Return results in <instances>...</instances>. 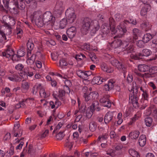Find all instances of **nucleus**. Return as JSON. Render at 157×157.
Wrapping results in <instances>:
<instances>
[{
    "label": "nucleus",
    "mask_w": 157,
    "mask_h": 157,
    "mask_svg": "<svg viewBox=\"0 0 157 157\" xmlns=\"http://www.w3.org/2000/svg\"><path fill=\"white\" fill-rule=\"evenodd\" d=\"M90 129L92 132L94 131L96 129L97 125L96 122L92 121L90 123L89 125Z\"/></svg>",
    "instance_id": "72a5a7b5"
},
{
    "label": "nucleus",
    "mask_w": 157,
    "mask_h": 157,
    "mask_svg": "<svg viewBox=\"0 0 157 157\" xmlns=\"http://www.w3.org/2000/svg\"><path fill=\"white\" fill-rule=\"evenodd\" d=\"M84 71H82L81 70L78 69L76 70V73L78 76L82 78L83 76H84L83 75Z\"/></svg>",
    "instance_id": "5fc2aeb1"
},
{
    "label": "nucleus",
    "mask_w": 157,
    "mask_h": 157,
    "mask_svg": "<svg viewBox=\"0 0 157 157\" xmlns=\"http://www.w3.org/2000/svg\"><path fill=\"white\" fill-rule=\"evenodd\" d=\"M73 144V142L68 138L66 140L64 146L68 148L69 150H70L72 149Z\"/></svg>",
    "instance_id": "cd10ccee"
},
{
    "label": "nucleus",
    "mask_w": 157,
    "mask_h": 157,
    "mask_svg": "<svg viewBox=\"0 0 157 157\" xmlns=\"http://www.w3.org/2000/svg\"><path fill=\"white\" fill-rule=\"evenodd\" d=\"M111 103L109 101V100L102 104V105L103 106L107 107L108 108H110L111 107Z\"/></svg>",
    "instance_id": "680f3d73"
},
{
    "label": "nucleus",
    "mask_w": 157,
    "mask_h": 157,
    "mask_svg": "<svg viewBox=\"0 0 157 157\" xmlns=\"http://www.w3.org/2000/svg\"><path fill=\"white\" fill-rule=\"evenodd\" d=\"M25 52L23 48L20 49L17 52V54H15V58L16 57L17 58H20L24 56Z\"/></svg>",
    "instance_id": "58836bf2"
},
{
    "label": "nucleus",
    "mask_w": 157,
    "mask_h": 157,
    "mask_svg": "<svg viewBox=\"0 0 157 157\" xmlns=\"http://www.w3.org/2000/svg\"><path fill=\"white\" fill-rule=\"evenodd\" d=\"M32 22L34 21L36 24L39 27H42L44 25L42 13L40 11H35L31 16Z\"/></svg>",
    "instance_id": "7ed1b4c3"
},
{
    "label": "nucleus",
    "mask_w": 157,
    "mask_h": 157,
    "mask_svg": "<svg viewBox=\"0 0 157 157\" xmlns=\"http://www.w3.org/2000/svg\"><path fill=\"white\" fill-rule=\"evenodd\" d=\"M103 35L102 34L101 35L102 37H105L106 35V34L109 32V28H108L105 25H103Z\"/></svg>",
    "instance_id": "de8ad7c7"
},
{
    "label": "nucleus",
    "mask_w": 157,
    "mask_h": 157,
    "mask_svg": "<svg viewBox=\"0 0 157 157\" xmlns=\"http://www.w3.org/2000/svg\"><path fill=\"white\" fill-rule=\"evenodd\" d=\"M107 136V134H105L102 136H100L98 137V140L101 141L106 140L108 137Z\"/></svg>",
    "instance_id": "052dcab7"
},
{
    "label": "nucleus",
    "mask_w": 157,
    "mask_h": 157,
    "mask_svg": "<svg viewBox=\"0 0 157 157\" xmlns=\"http://www.w3.org/2000/svg\"><path fill=\"white\" fill-rule=\"evenodd\" d=\"M49 104L50 106L51 107V108L52 109H54L56 107V108H57L59 105H60V103L59 101H56L55 103H54L52 101H50L49 102Z\"/></svg>",
    "instance_id": "a19ab883"
},
{
    "label": "nucleus",
    "mask_w": 157,
    "mask_h": 157,
    "mask_svg": "<svg viewBox=\"0 0 157 157\" xmlns=\"http://www.w3.org/2000/svg\"><path fill=\"white\" fill-rule=\"evenodd\" d=\"M90 109L93 111L96 110L97 111H99L101 109V108L100 107L99 103L98 101H94L92 102V104L90 106Z\"/></svg>",
    "instance_id": "393cba45"
},
{
    "label": "nucleus",
    "mask_w": 157,
    "mask_h": 157,
    "mask_svg": "<svg viewBox=\"0 0 157 157\" xmlns=\"http://www.w3.org/2000/svg\"><path fill=\"white\" fill-rule=\"evenodd\" d=\"M100 67L103 71L107 72H110L111 71H109V69H108L107 65L104 63H102Z\"/></svg>",
    "instance_id": "c03bdc74"
},
{
    "label": "nucleus",
    "mask_w": 157,
    "mask_h": 157,
    "mask_svg": "<svg viewBox=\"0 0 157 157\" xmlns=\"http://www.w3.org/2000/svg\"><path fill=\"white\" fill-rule=\"evenodd\" d=\"M145 43L144 41L143 40H139L137 41L136 45L140 48L143 47L144 46V43Z\"/></svg>",
    "instance_id": "13d9d810"
},
{
    "label": "nucleus",
    "mask_w": 157,
    "mask_h": 157,
    "mask_svg": "<svg viewBox=\"0 0 157 157\" xmlns=\"http://www.w3.org/2000/svg\"><path fill=\"white\" fill-rule=\"evenodd\" d=\"M56 8L57 10H62L63 9V2L61 1L57 2L56 6Z\"/></svg>",
    "instance_id": "c9c22d12"
},
{
    "label": "nucleus",
    "mask_w": 157,
    "mask_h": 157,
    "mask_svg": "<svg viewBox=\"0 0 157 157\" xmlns=\"http://www.w3.org/2000/svg\"><path fill=\"white\" fill-rule=\"evenodd\" d=\"M67 21L66 19H63L59 22V27L61 29L64 28L67 25Z\"/></svg>",
    "instance_id": "f704fd0d"
},
{
    "label": "nucleus",
    "mask_w": 157,
    "mask_h": 157,
    "mask_svg": "<svg viewBox=\"0 0 157 157\" xmlns=\"http://www.w3.org/2000/svg\"><path fill=\"white\" fill-rule=\"evenodd\" d=\"M151 9V6L149 4H147L143 7L140 12V14L142 16L145 15L147 12L149 11Z\"/></svg>",
    "instance_id": "5701e85b"
},
{
    "label": "nucleus",
    "mask_w": 157,
    "mask_h": 157,
    "mask_svg": "<svg viewBox=\"0 0 157 157\" xmlns=\"http://www.w3.org/2000/svg\"><path fill=\"white\" fill-rule=\"evenodd\" d=\"M113 113L112 112H109L105 114L104 117V121L107 124L109 123L113 119Z\"/></svg>",
    "instance_id": "b1692460"
},
{
    "label": "nucleus",
    "mask_w": 157,
    "mask_h": 157,
    "mask_svg": "<svg viewBox=\"0 0 157 157\" xmlns=\"http://www.w3.org/2000/svg\"><path fill=\"white\" fill-rule=\"evenodd\" d=\"M93 21L89 18H85L83 21L82 27L81 29L82 33L84 34H86L87 32L90 27Z\"/></svg>",
    "instance_id": "1a4fd4ad"
},
{
    "label": "nucleus",
    "mask_w": 157,
    "mask_h": 157,
    "mask_svg": "<svg viewBox=\"0 0 157 157\" xmlns=\"http://www.w3.org/2000/svg\"><path fill=\"white\" fill-rule=\"evenodd\" d=\"M133 92L129 94V101L131 102L133 106L136 108L139 107V104L138 103V98L137 95L138 89L137 87H133L131 89Z\"/></svg>",
    "instance_id": "20e7f679"
},
{
    "label": "nucleus",
    "mask_w": 157,
    "mask_h": 157,
    "mask_svg": "<svg viewBox=\"0 0 157 157\" xmlns=\"http://www.w3.org/2000/svg\"><path fill=\"white\" fill-rule=\"evenodd\" d=\"M152 25L148 21H144L141 24L140 27L145 31L151 29Z\"/></svg>",
    "instance_id": "2eb2a0df"
},
{
    "label": "nucleus",
    "mask_w": 157,
    "mask_h": 157,
    "mask_svg": "<svg viewBox=\"0 0 157 157\" xmlns=\"http://www.w3.org/2000/svg\"><path fill=\"white\" fill-rule=\"evenodd\" d=\"M130 155L133 157H140L138 153L135 150L131 149L129 150Z\"/></svg>",
    "instance_id": "4c0bfd02"
},
{
    "label": "nucleus",
    "mask_w": 157,
    "mask_h": 157,
    "mask_svg": "<svg viewBox=\"0 0 157 157\" xmlns=\"http://www.w3.org/2000/svg\"><path fill=\"white\" fill-rule=\"evenodd\" d=\"M100 28L99 23L97 20H94L92 22L90 29L92 35H94L98 31Z\"/></svg>",
    "instance_id": "f8f14e48"
},
{
    "label": "nucleus",
    "mask_w": 157,
    "mask_h": 157,
    "mask_svg": "<svg viewBox=\"0 0 157 157\" xmlns=\"http://www.w3.org/2000/svg\"><path fill=\"white\" fill-rule=\"evenodd\" d=\"M16 32L17 34V38L21 39L23 34V31L22 29L17 28L16 30Z\"/></svg>",
    "instance_id": "79ce46f5"
},
{
    "label": "nucleus",
    "mask_w": 157,
    "mask_h": 157,
    "mask_svg": "<svg viewBox=\"0 0 157 157\" xmlns=\"http://www.w3.org/2000/svg\"><path fill=\"white\" fill-rule=\"evenodd\" d=\"M142 98L141 99H143L145 102H147L148 99V91L147 90L143 93L142 94Z\"/></svg>",
    "instance_id": "a18cd8bd"
},
{
    "label": "nucleus",
    "mask_w": 157,
    "mask_h": 157,
    "mask_svg": "<svg viewBox=\"0 0 157 157\" xmlns=\"http://www.w3.org/2000/svg\"><path fill=\"white\" fill-rule=\"evenodd\" d=\"M128 45V43L125 44L123 43V46H124V48H125L124 51H126L128 53H131L134 51V47L132 45H130L128 47H127Z\"/></svg>",
    "instance_id": "a878e982"
},
{
    "label": "nucleus",
    "mask_w": 157,
    "mask_h": 157,
    "mask_svg": "<svg viewBox=\"0 0 157 157\" xmlns=\"http://www.w3.org/2000/svg\"><path fill=\"white\" fill-rule=\"evenodd\" d=\"M152 121V119L149 117H147L145 119L146 125L148 127H150L151 126Z\"/></svg>",
    "instance_id": "e433bc0d"
},
{
    "label": "nucleus",
    "mask_w": 157,
    "mask_h": 157,
    "mask_svg": "<svg viewBox=\"0 0 157 157\" xmlns=\"http://www.w3.org/2000/svg\"><path fill=\"white\" fill-rule=\"evenodd\" d=\"M68 83H70V81L68 80H65V85L63 87V90L66 93L68 94L70 93V90L69 87L67 85V84Z\"/></svg>",
    "instance_id": "ea45409f"
},
{
    "label": "nucleus",
    "mask_w": 157,
    "mask_h": 157,
    "mask_svg": "<svg viewBox=\"0 0 157 157\" xmlns=\"http://www.w3.org/2000/svg\"><path fill=\"white\" fill-rule=\"evenodd\" d=\"M129 24L136 25V20L133 19H129V20H124L123 21L120 23L119 25L117 26V29L119 30L118 36L119 37H122L124 36L127 31L126 27Z\"/></svg>",
    "instance_id": "f03ea898"
},
{
    "label": "nucleus",
    "mask_w": 157,
    "mask_h": 157,
    "mask_svg": "<svg viewBox=\"0 0 157 157\" xmlns=\"http://www.w3.org/2000/svg\"><path fill=\"white\" fill-rule=\"evenodd\" d=\"M44 24L52 25L55 21V17L52 16V13L49 11L46 12L43 16Z\"/></svg>",
    "instance_id": "39448f33"
},
{
    "label": "nucleus",
    "mask_w": 157,
    "mask_h": 157,
    "mask_svg": "<svg viewBox=\"0 0 157 157\" xmlns=\"http://www.w3.org/2000/svg\"><path fill=\"white\" fill-rule=\"evenodd\" d=\"M114 81L112 79H110L109 80L107 84L104 86V88L106 91H109L112 90L114 86Z\"/></svg>",
    "instance_id": "dca6fc26"
},
{
    "label": "nucleus",
    "mask_w": 157,
    "mask_h": 157,
    "mask_svg": "<svg viewBox=\"0 0 157 157\" xmlns=\"http://www.w3.org/2000/svg\"><path fill=\"white\" fill-rule=\"evenodd\" d=\"M2 56L8 58L12 59L13 60H17L15 58V54L10 45H7L5 51L2 52Z\"/></svg>",
    "instance_id": "9d476101"
},
{
    "label": "nucleus",
    "mask_w": 157,
    "mask_h": 157,
    "mask_svg": "<svg viewBox=\"0 0 157 157\" xmlns=\"http://www.w3.org/2000/svg\"><path fill=\"white\" fill-rule=\"evenodd\" d=\"M59 66L62 67L63 66H67V63L65 59H62L60 60L59 62Z\"/></svg>",
    "instance_id": "6e6d98bb"
},
{
    "label": "nucleus",
    "mask_w": 157,
    "mask_h": 157,
    "mask_svg": "<svg viewBox=\"0 0 157 157\" xmlns=\"http://www.w3.org/2000/svg\"><path fill=\"white\" fill-rule=\"evenodd\" d=\"M12 28L8 24H6L5 26V29L4 32L5 34L9 35L12 33Z\"/></svg>",
    "instance_id": "2f4dec72"
},
{
    "label": "nucleus",
    "mask_w": 157,
    "mask_h": 157,
    "mask_svg": "<svg viewBox=\"0 0 157 157\" xmlns=\"http://www.w3.org/2000/svg\"><path fill=\"white\" fill-rule=\"evenodd\" d=\"M27 56L29 57L31 55V51L33 49L34 45V44L33 43L28 41L27 44Z\"/></svg>",
    "instance_id": "a211bd4d"
},
{
    "label": "nucleus",
    "mask_w": 157,
    "mask_h": 157,
    "mask_svg": "<svg viewBox=\"0 0 157 157\" xmlns=\"http://www.w3.org/2000/svg\"><path fill=\"white\" fill-rule=\"evenodd\" d=\"M131 58L135 60H140L142 59V54L140 53H137L135 54H131L130 55Z\"/></svg>",
    "instance_id": "c756f323"
},
{
    "label": "nucleus",
    "mask_w": 157,
    "mask_h": 157,
    "mask_svg": "<svg viewBox=\"0 0 157 157\" xmlns=\"http://www.w3.org/2000/svg\"><path fill=\"white\" fill-rule=\"evenodd\" d=\"M30 84L26 82L22 81L21 83V90L23 93H26L29 90Z\"/></svg>",
    "instance_id": "aec40b11"
},
{
    "label": "nucleus",
    "mask_w": 157,
    "mask_h": 157,
    "mask_svg": "<svg viewBox=\"0 0 157 157\" xmlns=\"http://www.w3.org/2000/svg\"><path fill=\"white\" fill-rule=\"evenodd\" d=\"M66 33L69 38H73L76 33V28L74 26L71 27L67 30Z\"/></svg>",
    "instance_id": "4468645a"
},
{
    "label": "nucleus",
    "mask_w": 157,
    "mask_h": 157,
    "mask_svg": "<svg viewBox=\"0 0 157 157\" xmlns=\"http://www.w3.org/2000/svg\"><path fill=\"white\" fill-rule=\"evenodd\" d=\"M106 80L100 76H95L94 77L92 80V82L94 84L100 85L102 82L105 81Z\"/></svg>",
    "instance_id": "6ab92c4d"
},
{
    "label": "nucleus",
    "mask_w": 157,
    "mask_h": 157,
    "mask_svg": "<svg viewBox=\"0 0 157 157\" xmlns=\"http://www.w3.org/2000/svg\"><path fill=\"white\" fill-rule=\"evenodd\" d=\"M98 97V93L96 92H90L89 94L86 93H85L83 95L85 101L89 104L93 101V100L97 98Z\"/></svg>",
    "instance_id": "9b49d317"
},
{
    "label": "nucleus",
    "mask_w": 157,
    "mask_h": 157,
    "mask_svg": "<svg viewBox=\"0 0 157 157\" xmlns=\"http://www.w3.org/2000/svg\"><path fill=\"white\" fill-rule=\"evenodd\" d=\"M93 112L94 111L91 110L90 109H87L86 112V116L88 118H90L93 115Z\"/></svg>",
    "instance_id": "603ef678"
},
{
    "label": "nucleus",
    "mask_w": 157,
    "mask_h": 157,
    "mask_svg": "<svg viewBox=\"0 0 157 157\" xmlns=\"http://www.w3.org/2000/svg\"><path fill=\"white\" fill-rule=\"evenodd\" d=\"M138 142L140 146L142 147L144 146L146 142V136L144 134L140 135L138 140Z\"/></svg>",
    "instance_id": "412c9836"
},
{
    "label": "nucleus",
    "mask_w": 157,
    "mask_h": 157,
    "mask_svg": "<svg viewBox=\"0 0 157 157\" xmlns=\"http://www.w3.org/2000/svg\"><path fill=\"white\" fill-rule=\"evenodd\" d=\"M83 47L85 50H89L90 49V45L87 43L84 44L83 46Z\"/></svg>",
    "instance_id": "774afa93"
},
{
    "label": "nucleus",
    "mask_w": 157,
    "mask_h": 157,
    "mask_svg": "<svg viewBox=\"0 0 157 157\" xmlns=\"http://www.w3.org/2000/svg\"><path fill=\"white\" fill-rule=\"evenodd\" d=\"M110 62L113 66L121 70L124 74L126 72L125 66L122 62H119L117 59L114 58H112L110 60Z\"/></svg>",
    "instance_id": "6e6552de"
},
{
    "label": "nucleus",
    "mask_w": 157,
    "mask_h": 157,
    "mask_svg": "<svg viewBox=\"0 0 157 157\" xmlns=\"http://www.w3.org/2000/svg\"><path fill=\"white\" fill-rule=\"evenodd\" d=\"M110 62L113 66L121 70L124 74L126 72L125 66L122 62H119L117 59L114 58H112L110 60Z\"/></svg>",
    "instance_id": "0eeeda50"
},
{
    "label": "nucleus",
    "mask_w": 157,
    "mask_h": 157,
    "mask_svg": "<svg viewBox=\"0 0 157 157\" xmlns=\"http://www.w3.org/2000/svg\"><path fill=\"white\" fill-rule=\"evenodd\" d=\"M65 16L67 22L70 23H73L76 18L74 9L72 8H69L67 9L65 12Z\"/></svg>",
    "instance_id": "423d86ee"
},
{
    "label": "nucleus",
    "mask_w": 157,
    "mask_h": 157,
    "mask_svg": "<svg viewBox=\"0 0 157 157\" xmlns=\"http://www.w3.org/2000/svg\"><path fill=\"white\" fill-rule=\"evenodd\" d=\"M86 54L89 56L93 61H95V60L96 59V57L94 53L93 52H88V54Z\"/></svg>",
    "instance_id": "09e8293b"
},
{
    "label": "nucleus",
    "mask_w": 157,
    "mask_h": 157,
    "mask_svg": "<svg viewBox=\"0 0 157 157\" xmlns=\"http://www.w3.org/2000/svg\"><path fill=\"white\" fill-rule=\"evenodd\" d=\"M111 46L114 48H116L120 47L122 44V41L121 40L119 39L115 40L112 42L109 43Z\"/></svg>",
    "instance_id": "4be33fe9"
},
{
    "label": "nucleus",
    "mask_w": 157,
    "mask_h": 157,
    "mask_svg": "<svg viewBox=\"0 0 157 157\" xmlns=\"http://www.w3.org/2000/svg\"><path fill=\"white\" fill-rule=\"evenodd\" d=\"M140 132L138 130H135L131 132L128 134V137L129 139L136 140L139 137Z\"/></svg>",
    "instance_id": "ddd939ff"
},
{
    "label": "nucleus",
    "mask_w": 157,
    "mask_h": 157,
    "mask_svg": "<svg viewBox=\"0 0 157 157\" xmlns=\"http://www.w3.org/2000/svg\"><path fill=\"white\" fill-rule=\"evenodd\" d=\"M152 53L151 51L147 49H144L142 51V57L143 56H148L150 55Z\"/></svg>",
    "instance_id": "473e14b6"
},
{
    "label": "nucleus",
    "mask_w": 157,
    "mask_h": 157,
    "mask_svg": "<svg viewBox=\"0 0 157 157\" xmlns=\"http://www.w3.org/2000/svg\"><path fill=\"white\" fill-rule=\"evenodd\" d=\"M153 38V35L150 33H146L144 35L143 40L145 43H147Z\"/></svg>",
    "instance_id": "7c9ffc66"
},
{
    "label": "nucleus",
    "mask_w": 157,
    "mask_h": 157,
    "mask_svg": "<svg viewBox=\"0 0 157 157\" xmlns=\"http://www.w3.org/2000/svg\"><path fill=\"white\" fill-rule=\"evenodd\" d=\"M115 19L117 21H121L122 18L121 16L118 13H117L115 15Z\"/></svg>",
    "instance_id": "e2e57ef3"
},
{
    "label": "nucleus",
    "mask_w": 157,
    "mask_h": 157,
    "mask_svg": "<svg viewBox=\"0 0 157 157\" xmlns=\"http://www.w3.org/2000/svg\"><path fill=\"white\" fill-rule=\"evenodd\" d=\"M6 40V37L4 32L0 30V43Z\"/></svg>",
    "instance_id": "49530a36"
},
{
    "label": "nucleus",
    "mask_w": 157,
    "mask_h": 157,
    "mask_svg": "<svg viewBox=\"0 0 157 157\" xmlns=\"http://www.w3.org/2000/svg\"><path fill=\"white\" fill-rule=\"evenodd\" d=\"M138 70L142 72L148 71L150 70V67L144 64H140L138 66Z\"/></svg>",
    "instance_id": "bb28decb"
},
{
    "label": "nucleus",
    "mask_w": 157,
    "mask_h": 157,
    "mask_svg": "<svg viewBox=\"0 0 157 157\" xmlns=\"http://www.w3.org/2000/svg\"><path fill=\"white\" fill-rule=\"evenodd\" d=\"M133 77L131 74H128L127 77V81L128 82H131L132 81Z\"/></svg>",
    "instance_id": "69168bd1"
},
{
    "label": "nucleus",
    "mask_w": 157,
    "mask_h": 157,
    "mask_svg": "<svg viewBox=\"0 0 157 157\" xmlns=\"http://www.w3.org/2000/svg\"><path fill=\"white\" fill-rule=\"evenodd\" d=\"M133 36L134 39L137 40L139 36H140L141 31L139 29L136 28H134L132 30Z\"/></svg>",
    "instance_id": "c85d7f7f"
},
{
    "label": "nucleus",
    "mask_w": 157,
    "mask_h": 157,
    "mask_svg": "<svg viewBox=\"0 0 157 157\" xmlns=\"http://www.w3.org/2000/svg\"><path fill=\"white\" fill-rule=\"evenodd\" d=\"M63 132L64 131L60 132L56 135V137L57 140H60L63 138L64 136L63 134Z\"/></svg>",
    "instance_id": "8fccbe9b"
},
{
    "label": "nucleus",
    "mask_w": 157,
    "mask_h": 157,
    "mask_svg": "<svg viewBox=\"0 0 157 157\" xmlns=\"http://www.w3.org/2000/svg\"><path fill=\"white\" fill-rule=\"evenodd\" d=\"M65 93L63 90H60L59 91V96L60 97H63L64 96Z\"/></svg>",
    "instance_id": "338daca9"
},
{
    "label": "nucleus",
    "mask_w": 157,
    "mask_h": 157,
    "mask_svg": "<svg viewBox=\"0 0 157 157\" xmlns=\"http://www.w3.org/2000/svg\"><path fill=\"white\" fill-rule=\"evenodd\" d=\"M8 78L11 81L17 82H19L21 80V78L17 75L16 74L10 75Z\"/></svg>",
    "instance_id": "f3484780"
},
{
    "label": "nucleus",
    "mask_w": 157,
    "mask_h": 157,
    "mask_svg": "<svg viewBox=\"0 0 157 157\" xmlns=\"http://www.w3.org/2000/svg\"><path fill=\"white\" fill-rule=\"evenodd\" d=\"M86 109V106L84 104H82L79 108V110L81 112L84 113Z\"/></svg>",
    "instance_id": "0e129e2a"
},
{
    "label": "nucleus",
    "mask_w": 157,
    "mask_h": 157,
    "mask_svg": "<svg viewBox=\"0 0 157 157\" xmlns=\"http://www.w3.org/2000/svg\"><path fill=\"white\" fill-rule=\"evenodd\" d=\"M141 102L142 103L143 102L144 103L142 104V106L140 108L141 109H145V108L148 105V101L145 102V100H144L143 99H141Z\"/></svg>",
    "instance_id": "bf43d9fd"
},
{
    "label": "nucleus",
    "mask_w": 157,
    "mask_h": 157,
    "mask_svg": "<svg viewBox=\"0 0 157 157\" xmlns=\"http://www.w3.org/2000/svg\"><path fill=\"white\" fill-rule=\"evenodd\" d=\"M136 40L135 39L134 37L133 36H130L128 37V38H127L125 40V41L126 42V43H128V42H132L134 43L135 40Z\"/></svg>",
    "instance_id": "3c124183"
},
{
    "label": "nucleus",
    "mask_w": 157,
    "mask_h": 157,
    "mask_svg": "<svg viewBox=\"0 0 157 157\" xmlns=\"http://www.w3.org/2000/svg\"><path fill=\"white\" fill-rule=\"evenodd\" d=\"M10 0H3L4 8L5 9L9 10L10 12L13 14H17L19 12L18 9L21 10H24L26 5L24 2V0H13V4L15 6L11 9L9 6Z\"/></svg>",
    "instance_id": "f257e3e1"
},
{
    "label": "nucleus",
    "mask_w": 157,
    "mask_h": 157,
    "mask_svg": "<svg viewBox=\"0 0 157 157\" xmlns=\"http://www.w3.org/2000/svg\"><path fill=\"white\" fill-rule=\"evenodd\" d=\"M24 66L21 63H19L16 65L15 67V69L18 71H21L24 68Z\"/></svg>",
    "instance_id": "4d7b16f0"
},
{
    "label": "nucleus",
    "mask_w": 157,
    "mask_h": 157,
    "mask_svg": "<svg viewBox=\"0 0 157 157\" xmlns=\"http://www.w3.org/2000/svg\"><path fill=\"white\" fill-rule=\"evenodd\" d=\"M40 94L41 96L44 98H46L48 97V95L46 94V93L44 89H41L40 91Z\"/></svg>",
    "instance_id": "864d4df0"
},
{
    "label": "nucleus",
    "mask_w": 157,
    "mask_h": 157,
    "mask_svg": "<svg viewBox=\"0 0 157 157\" xmlns=\"http://www.w3.org/2000/svg\"><path fill=\"white\" fill-rule=\"evenodd\" d=\"M110 96L108 94H105L104 95L103 98H101L100 100V101L102 104L109 100Z\"/></svg>",
    "instance_id": "37998d69"
}]
</instances>
